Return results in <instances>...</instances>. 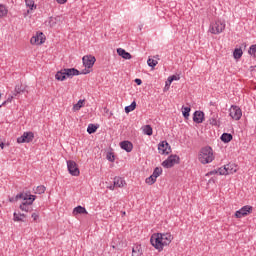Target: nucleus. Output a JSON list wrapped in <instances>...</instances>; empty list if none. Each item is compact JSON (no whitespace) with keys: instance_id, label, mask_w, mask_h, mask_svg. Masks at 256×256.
Wrapping results in <instances>:
<instances>
[{"instance_id":"37998d69","label":"nucleus","mask_w":256,"mask_h":256,"mask_svg":"<svg viewBox=\"0 0 256 256\" xmlns=\"http://www.w3.org/2000/svg\"><path fill=\"white\" fill-rule=\"evenodd\" d=\"M31 217H32L33 221H37V219H39V214L32 213Z\"/></svg>"},{"instance_id":"f3484780","label":"nucleus","mask_w":256,"mask_h":256,"mask_svg":"<svg viewBox=\"0 0 256 256\" xmlns=\"http://www.w3.org/2000/svg\"><path fill=\"white\" fill-rule=\"evenodd\" d=\"M25 91H27V88L23 84H17L14 88L13 96L19 97V95H21V93H25Z\"/></svg>"},{"instance_id":"5701e85b","label":"nucleus","mask_w":256,"mask_h":256,"mask_svg":"<svg viewBox=\"0 0 256 256\" xmlns=\"http://www.w3.org/2000/svg\"><path fill=\"white\" fill-rule=\"evenodd\" d=\"M113 183L114 187H124L125 180H123L121 177H115Z\"/></svg>"},{"instance_id":"39448f33","label":"nucleus","mask_w":256,"mask_h":256,"mask_svg":"<svg viewBox=\"0 0 256 256\" xmlns=\"http://www.w3.org/2000/svg\"><path fill=\"white\" fill-rule=\"evenodd\" d=\"M150 243L154 249L161 252L163 251V242L161 240V233H154L150 238Z\"/></svg>"},{"instance_id":"c9c22d12","label":"nucleus","mask_w":256,"mask_h":256,"mask_svg":"<svg viewBox=\"0 0 256 256\" xmlns=\"http://www.w3.org/2000/svg\"><path fill=\"white\" fill-rule=\"evenodd\" d=\"M161 173H163V168L161 167H156L152 173L153 176H155V178L157 179V177H159L161 175Z\"/></svg>"},{"instance_id":"1a4fd4ad","label":"nucleus","mask_w":256,"mask_h":256,"mask_svg":"<svg viewBox=\"0 0 256 256\" xmlns=\"http://www.w3.org/2000/svg\"><path fill=\"white\" fill-rule=\"evenodd\" d=\"M33 139H35L33 132H24L23 135L17 138V143H32Z\"/></svg>"},{"instance_id":"9b49d317","label":"nucleus","mask_w":256,"mask_h":256,"mask_svg":"<svg viewBox=\"0 0 256 256\" xmlns=\"http://www.w3.org/2000/svg\"><path fill=\"white\" fill-rule=\"evenodd\" d=\"M45 39V34H43V32H37L36 35L30 39V43L31 45H43Z\"/></svg>"},{"instance_id":"423d86ee","label":"nucleus","mask_w":256,"mask_h":256,"mask_svg":"<svg viewBox=\"0 0 256 256\" xmlns=\"http://www.w3.org/2000/svg\"><path fill=\"white\" fill-rule=\"evenodd\" d=\"M181 158L178 155H170L166 160L162 162V167L165 169H171V167H175V165H179Z\"/></svg>"},{"instance_id":"0eeeda50","label":"nucleus","mask_w":256,"mask_h":256,"mask_svg":"<svg viewBox=\"0 0 256 256\" xmlns=\"http://www.w3.org/2000/svg\"><path fill=\"white\" fill-rule=\"evenodd\" d=\"M229 115L234 119V121H239V119L243 117V112L239 106L232 105L229 109Z\"/></svg>"},{"instance_id":"a878e982","label":"nucleus","mask_w":256,"mask_h":256,"mask_svg":"<svg viewBox=\"0 0 256 256\" xmlns=\"http://www.w3.org/2000/svg\"><path fill=\"white\" fill-rule=\"evenodd\" d=\"M97 129H99V127L95 124H89L87 127V133H89V135H93V133L97 132Z\"/></svg>"},{"instance_id":"c03bdc74","label":"nucleus","mask_w":256,"mask_h":256,"mask_svg":"<svg viewBox=\"0 0 256 256\" xmlns=\"http://www.w3.org/2000/svg\"><path fill=\"white\" fill-rule=\"evenodd\" d=\"M136 85H143V81L139 78H136L135 80Z\"/></svg>"},{"instance_id":"ea45409f","label":"nucleus","mask_w":256,"mask_h":256,"mask_svg":"<svg viewBox=\"0 0 256 256\" xmlns=\"http://www.w3.org/2000/svg\"><path fill=\"white\" fill-rule=\"evenodd\" d=\"M46 189L47 188L44 185L37 186L36 193H38V195H43V193H45Z\"/></svg>"},{"instance_id":"dca6fc26","label":"nucleus","mask_w":256,"mask_h":256,"mask_svg":"<svg viewBox=\"0 0 256 256\" xmlns=\"http://www.w3.org/2000/svg\"><path fill=\"white\" fill-rule=\"evenodd\" d=\"M120 147L126 151V153H131L133 151V143L127 140L120 142Z\"/></svg>"},{"instance_id":"de8ad7c7","label":"nucleus","mask_w":256,"mask_h":256,"mask_svg":"<svg viewBox=\"0 0 256 256\" xmlns=\"http://www.w3.org/2000/svg\"><path fill=\"white\" fill-rule=\"evenodd\" d=\"M13 97H15L14 95L13 96H9L6 100L7 103H11L13 101Z\"/></svg>"},{"instance_id":"3c124183","label":"nucleus","mask_w":256,"mask_h":256,"mask_svg":"<svg viewBox=\"0 0 256 256\" xmlns=\"http://www.w3.org/2000/svg\"><path fill=\"white\" fill-rule=\"evenodd\" d=\"M0 147H1V149H5V143H3V141H1V139H0Z\"/></svg>"},{"instance_id":"f257e3e1","label":"nucleus","mask_w":256,"mask_h":256,"mask_svg":"<svg viewBox=\"0 0 256 256\" xmlns=\"http://www.w3.org/2000/svg\"><path fill=\"white\" fill-rule=\"evenodd\" d=\"M91 73V71L86 70L80 72L76 68H64L58 71L55 75V80L56 81H65V79H71V77H75L77 75H87Z\"/></svg>"},{"instance_id":"a211bd4d","label":"nucleus","mask_w":256,"mask_h":256,"mask_svg":"<svg viewBox=\"0 0 256 256\" xmlns=\"http://www.w3.org/2000/svg\"><path fill=\"white\" fill-rule=\"evenodd\" d=\"M117 53L120 57H122V59H131V53L125 51V49L123 48H118L117 49Z\"/></svg>"},{"instance_id":"ddd939ff","label":"nucleus","mask_w":256,"mask_h":256,"mask_svg":"<svg viewBox=\"0 0 256 256\" xmlns=\"http://www.w3.org/2000/svg\"><path fill=\"white\" fill-rule=\"evenodd\" d=\"M95 61H97V59L93 55H86L82 58L83 65L87 69H91L95 65Z\"/></svg>"},{"instance_id":"cd10ccee","label":"nucleus","mask_w":256,"mask_h":256,"mask_svg":"<svg viewBox=\"0 0 256 256\" xmlns=\"http://www.w3.org/2000/svg\"><path fill=\"white\" fill-rule=\"evenodd\" d=\"M137 109V102L133 101L131 105L125 107V113H131V111H135Z\"/></svg>"},{"instance_id":"393cba45","label":"nucleus","mask_w":256,"mask_h":256,"mask_svg":"<svg viewBox=\"0 0 256 256\" xmlns=\"http://www.w3.org/2000/svg\"><path fill=\"white\" fill-rule=\"evenodd\" d=\"M9 13V10L7 7L3 4H0V19H3V17H7V14Z\"/></svg>"},{"instance_id":"7c9ffc66","label":"nucleus","mask_w":256,"mask_h":256,"mask_svg":"<svg viewBox=\"0 0 256 256\" xmlns=\"http://www.w3.org/2000/svg\"><path fill=\"white\" fill-rule=\"evenodd\" d=\"M143 133L144 135H148V136L153 135V128L151 127V125H145L143 128Z\"/></svg>"},{"instance_id":"c85d7f7f","label":"nucleus","mask_w":256,"mask_h":256,"mask_svg":"<svg viewBox=\"0 0 256 256\" xmlns=\"http://www.w3.org/2000/svg\"><path fill=\"white\" fill-rule=\"evenodd\" d=\"M234 59H241L243 57V50L241 48H236L233 52Z\"/></svg>"},{"instance_id":"5fc2aeb1","label":"nucleus","mask_w":256,"mask_h":256,"mask_svg":"<svg viewBox=\"0 0 256 256\" xmlns=\"http://www.w3.org/2000/svg\"><path fill=\"white\" fill-rule=\"evenodd\" d=\"M0 99H1V94H0ZM0 107H3V105H0Z\"/></svg>"},{"instance_id":"412c9836","label":"nucleus","mask_w":256,"mask_h":256,"mask_svg":"<svg viewBox=\"0 0 256 256\" xmlns=\"http://www.w3.org/2000/svg\"><path fill=\"white\" fill-rule=\"evenodd\" d=\"M237 169H239V168L235 164H227L226 165V171H227L228 175H233V173H237Z\"/></svg>"},{"instance_id":"20e7f679","label":"nucleus","mask_w":256,"mask_h":256,"mask_svg":"<svg viewBox=\"0 0 256 256\" xmlns=\"http://www.w3.org/2000/svg\"><path fill=\"white\" fill-rule=\"evenodd\" d=\"M225 27L224 21L216 20L210 25V33H212V35H219L225 31Z\"/></svg>"},{"instance_id":"b1692460","label":"nucleus","mask_w":256,"mask_h":256,"mask_svg":"<svg viewBox=\"0 0 256 256\" xmlns=\"http://www.w3.org/2000/svg\"><path fill=\"white\" fill-rule=\"evenodd\" d=\"M25 4L30 9V10H27V13H31V11H33V9H37V6H35V1H33V0H25Z\"/></svg>"},{"instance_id":"c756f323","label":"nucleus","mask_w":256,"mask_h":256,"mask_svg":"<svg viewBox=\"0 0 256 256\" xmlns=\"http://www.w3.org/2000/svg\"><path fill=\"white\" fill-rule=\"evenodd\" d=\"M182 115H183V117H184V119H189V113H191V107H185V106H183L182 107Z\"/></svg>"},{"instance_id":"79ce46f5","label":"nucleus","mask_w":256,"mask_h":256,"mask_svg":"<svg viewBox=\"0 0 256 256\" xmlns=\"http://www.w3.org/2000/svg\"><path fill=\"white\" fill-rule=\"evenodd\" d=\"M179 79H181V77L179 75L170 76V81H179Z\"/></svg>"},{"instance_id":"2eb2a0df","label":"nucleus","mask_w":256,"mask_h":256,"mask_svg":"<svg viewBox=\"0 0 256 256\" xmlns=\"http://www.w3.org/2000/svg\"><path fill=\"white\" fill-rule=\"evenodd\" d=\"M194 123L201 124L205 121V113L203 111H195L193 114Z\"/></svg>"},{"instance_id":"49530a36","label":"nucleus","mask_w":256,"mask_h":256,"mask_svg":"<svg viewBox=\"0 0 256 256\" xmlns=\"http://www.w3.org/2000/svg\"><path fill=\"white\" fill-rule=\"evenodd\" d=\"M217 173H219L218 170H212L208 173V175H217Z\"/></svg>"},{"instance_id":"9d476101","label":"nucleus","mask_w":256,"mask_h":256,"mask_svg":"<svg viewBox=\"0 0 256 256\" xmlns=\"http://www.w3.org/2000/svg\"><path fill=\"white\" fill-rule=\"evenodd\" d=\"M253 211V207L246 205L243 206L240 210H237L235 212V217L236 219H241L242 217H247V215H249V213H251Z\"/></svg>"},{"instance_id":"f03ea898","label":"nucleus","mask_w":256,"mask_h":256,"mask_svg":"<svg viewBox=\"0 0 256 256\" xmlns=\"http://www.w3.org/2000/svg\"><path fill=\"white\" fill-rule=\"evenodd\" d=\"M215 159V156L213 155V148L210 146H206L200 150V153L198 155V160L202 165H207V163H212V161Z\"/></svg>"},{"instance_id":"72a5a7b5","label":"nucleus","mask_w":256,"mask_h":256,"mask_svg":"<svg viewBox=\"0 0 256 256\" xmlns=\"http://www.w3.org/2000/svg\"><path fill=\"white\" fill-rule=\"evenodd\" d=\"M157 178L155 176H153V174L151 176H149L148 178H146L145 182L147 183V185H154V183H156Z\"/></svg>"},{"instance_id":"8fccbe9b","label":"nucleus","mask_w":256,"mask_h":256,"mask_svg":"<svg viewBox=\"0 0 256 256\" xmlns=\"http://www.w3.org/2000/svg\"><path fill=\"white\" fill-rule=\"evenodd\" d=\"M115 187H117V186H115V183L113 182V185H110L108 188H109L111 191H113V190H115Z\"/></svg>"},{"instance_id":"a19ab883","label":"nucleus","mask_w":256,"mask_h":256,"mask_svg":"<svg viewBox=\"0 0 256 256\" xmlns=\"http://www.w3.org/2000/svg\"><path fill=\"white\" fill-rule=\"evenodd\" d=\"M218 173H219V175H228L227 174V166L225 165L224 167L218 168Z\"/></svg>"},{"instance_id":"7ed1b4c3","label":"nucleus","mask_w":256,"mask_h":256,"mask_svg":"<svg viewBox=\"0 0 256 256\" xmlns=\"http://www.w3.org/2000/svg\"><path fill=\"white\" fill-rule=\"evenodd\" d=\"M36 199L37 196L31 194L30 192H26V194L22 198L23 202L20 204L19 209L21 211H25L26 213H31V211H33V208L31 206Z\"/></svg>"},{"instance_id":"58836bf2","label":"nucleus","mask_w":256,"mask_h":256,"mask_svg":"<svg viewBox=\"0 0 256 256\" xmlns=\"http://www.w3.org/2000/svg\"><path fill=\"white\" fill-rule=\"evenodd\" d=\"M106 159L110 161V163H113L115 161V154H113V152H107Z\"/></svg>"},{"instance_id":"f704fd0d","label":"nucleus","mask_w":256,"mask_h":256,"mask_svg":"<svg viewBox=\"0 0 256 256\" xmlns=\"http://www.w3.org/2000/svg\"><path fill=\"white\" fill-rule=\"evenodd\" d=\"M248 53L251 57H254V59L256 58V44L250 46Z\"/></svg>"},{"instance_id":"2f4dec72","label":"nucleus","mask_w":256,"mask_h":256,"mask_svg":"<svg viewBox=\"0 0 256 256\" xmlns=\"http://www.w3.org/2000/svg\"><path fill=\"white\" fill-rule=\"evenodd\" d=\"M13 221L25 223V219L21 218V215L17 212L13 213Z\"/></svg>"},{"instance_id":"6e6552de","label":"nucleus","mask_w":256,"mask_h":256,"mask_svg":"<svg viewBox=\"0 0 256 256\" xmlns=\"http://www.w3.org/2000/svg\"><path fill=\"white\" fill-rule=\"evenodd\" d=\"M67 167L70 175H72L73 177H79L81 172L79 171V167H77V163L75 161L68 160Z\"/></svg>"},{"instance_id":"6ab92c4d","label":"nucleus","mask_w":256,"mask_h":256,"mask_svg":"<svg viewBox=\"0 0 256 256\" xmlns=\"http://www.w3.org/2000/svg\"><path fill=\"white\" fill-rule=\"evenodd\" d=\"M87 209L83 206H77L73 210V215H87Z\"/></svg>"},{"instance_id":"f8f14e48","label":"nucleus","mask_w":256,"mask_h":256,"mask_svg":"<svg viewBox=\"0 0 256 256\" xmlns=\"http://www.w3.org/2000/svg\"><path fill=\"white\" fill-rule=\"evenodd\" d=\"M158 151L160 155H169L171 152V146L169 145V142L162 141L158 144Z\"/></svg>"},{"instance_id":"e433bc0d","label":"nucleus","mask_w":256,"mask_h":256,"mask_svg":"<svg viewBox=\"0 0 256 256\" xmlns=\"http://www.w3.org/2000/svg\"><path fill=\"white\" fill-rule=\"evenodd\" d=\"M209 123L210 125H217V114H211V117L209 118Z\"/></svg>"},{"instance_id":"4468645a","label":"nucleus","mask_w":256,"mask_h":256,"mask_svg":"<svg viewBox=\"0 0 256 256\" xmlns=\"http://www.w3.org/2000/svg\"><path fill=\"white\" fill-rule=\"evenodd\" d=\"M160 238L164 247H167L173 241V235L171 233H160Z\"/></svg>"},{"instance_id":"a18cd8bd","label":"nucleus","mask_w":256,"mask_h":256,"mask_svg":"<svg viewBox=\"0 0 256 256\" xmlns=\"http://www.w3.org/2000/svg\"><path fill=\"white\" fill-rule=\"evenodd\" d=\"M172 83H173V81H171V77L169 76L166 81V87H167V85H171Z\"/></svg>"},{"instance_id":"09e8293b","label":"nucleus","mask_w":256,"mask_h":256,"mask_svg":"<svg viewBox=\"0 0 256 256\" xmlns=\"http://www.w3.org/2000/svg\"><path fill=\"white\" fill-rule=\"evenodd\" d=\"M57 3H59L60 5H64V3H67V0H56Z\"/></svg>"},{"instance_id":"4be33fe9","label":"nucleus","mask_w":256,"mask_h":256,"mask_svg":"<svg viewBox=\"0 0 256 256\" xmlns=\"http://www.w3.org/2000/svg\"><path fill=\"white\" fill-rule=\"evenodd\" d=\"M143 255V249L141 248V245H136L132 248V256H142Z\"/></svg>"},{"instance_id":"bb28decb","label":"nucleus","mask_w":256,"mask_h":256,"mask_svg":"<svg viewBox=\"0 0 256 256\" xmlns=\"http://www.w3.org/2000/svg\"><path fill=\"white\" fill-rule=\"evenodd\" d=\"M26 192H21L17 194L15 197L9 198L10 203H15V201H19V199H23L25 197Z\"/></svg>"},{"instance_id":"603ef678","label":"nucleus","mask_w":256,"mask_h":256,"mask_svg":"<svg viewBox=\"0 0 256 256\" xmlns=\"http://www.w3.org/2000/svg\"><path fill=\"white\" fill-rule=\"evenodd\" d=\"M18 214H20V217L22 218V219H25V217H27V215H25V214H21V213H18Z\"/></svg>"},{"instance_id":"4c0bfd02","label":"nucleus","mask_w":256,"mask_h":256,"mask_svg":"<svg viewBox=\"0 0 256 256\" xmlns=\"http://www.w3.org/2000/svg\"><path fill=\"white\" fill-rule=\"evenodd\" d=\"M157 60H155V59H151V58H149L148 60H147V64H148V67H152V69H154V67H157Z\"/></svg>"},{"instance_id":"aec40b11","label":"nucleus","mask_w":256,"mask_h":256,"mask_svg":"<svg viewBox=\"0 0 256 256\" xmlns=\"http://www.w3.org/2000/svg\"><path fill=\"white\" fill-rule=\"evenodd\" d=\"M220 139L222 143H231L233 141V135L231 133H223Z\"/></svg>"},{"instance_id":"864d4df0","label":"nucleus","mask_w":256,"mask_h":256,"mask_svg":"<svg viewBox=\"0 0 256 256\" xmlns=\"http://www.w3.org/2000/svg\"><path fill=\"white\" fill-rule=\"evenodd\" d=\"M7 103V100L6 101H4L1 105H2V107H3V105H5Z\"/></svg>"},{"instance_id":"473e14b6","label":"nucleus","mask_w":256,"mask_h":256,"mask_svg":"<svg viewBox=\"0 0 256 256\" xmlns=\"http://www.w3.org/2000/svg\"><path fill=\"white\" fill-rule=\"evenodd\" d=\"M83 103H85V100H79L77 104H74L73 110L79 111L82 107H84Z\"/></svg>"}]
</instances>
